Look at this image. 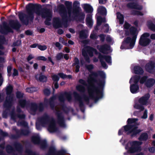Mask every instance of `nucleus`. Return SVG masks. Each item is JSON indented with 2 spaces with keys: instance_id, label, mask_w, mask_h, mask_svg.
I'll return each instance as SVG.
<instances>
[{
  "instance_id": "1",
  "label": "nucleus",
  "mask_w": 155,
  "mask_h": 155,
  "mask_svg": "<svg viewBox=\"0 0 155 155\" xmlns=\"http://www.w3.org/2000/svg\"><path fill=\"white\" fill-rule=\"evenodd\" d=\"M86 68L91 73L88 79L87 82L89 84L87 87V90L90 97L93 98L94 91L97 94H100L101 97H102L103 91L104 90L105 83L106 74L103 71H98L97 72L93 71L92 70L94 68L92 64L87 65Z\"/></svg>"
},
{
  "instance_id": "2",
  "label": "nucleus",
  "mask_w": 155,
  "mask_h": 155,
  "mask_svg": "<svg viewBox=\"0 0 155 155\" xmlns=\"http://www.w3.org/2000/svg\"><path fill=\"white\" fill-rule=\"evenodd\" d=\"M41 5L29 3L25 7L28 15L21 12H19L18 16L21 22L26 25L28 24L29 21L32 22L34 18V13L38 15H41L43 18H52V10L47 8H41Z\"/></svg>"
},
{
  "instance_id": "3",
  "label": "nucleus",
  "mask_w": 155,
  "mask_h": 155,
  "mask_svg": "<svg viewBox=\"0 0 155 155\" xmlns=\"http://www.w3.org/2000/svg\"><path fill=\"white\" fill-rule=\"evenodd\" d=\"M64 5L62 4L58 5L57 10L61 17L62 20L66 23L68 21V18H71L72 13H74L82 10L80 7V3L78 1H75L73 2V7L72 2L70 1H65Z\"/></svg>"
},
{
  "instance_id": "4",
  "label": "nucleus",
  "mask_w": 155,
  "mask_h": 155,
  "mask_svg": "<svg viewBox=\"0 0 155 155\" xmlns=\"http://www.w3.org/2000/svg\"><path fill=\"white\" fill-rule=\"evenodd\" d=\"M76 89L79 92L83 93L82 97L79 94L76 92H74L73 93L75 99L79 102V106L80 110L83 113L85 111V108L82 98L85 102H87V104H88L89 103L90 99L94 100L95 102H96L99 99L102 98L104 96V90L103 91L102 96L101 97V95L100 94H97V92L94 91V97L93 98H91L90 97L89 94V96L85 94L86 91L85 88L84 86L81 84L77 85L76 86ZM88 93L89 94L88 92Z\"/></svg>"
},
{
  "instance_id": "5",
  "label": "nucleus",
  "mask_w": 155,
  "mask_h": 155,
  "mask_svg": "<svg viewBox=\"0 0 155 155\" xmlns=\"http://www.w3.org/2000/svg\"><path fill=\"white\" fill-rule=\"evenodd\" d=\"M127 125L119 130L118 135L123 134L124 132L127 135H130L131 138L136 137V118H129L127 121Z\"/></svg>"
},
{
  "instance_id": "6",
  "label": "nucleus",
  "mask_w": 155,
  "mask_h": 155,
  "mask_svg": "<svg viewBox=\"0 0 155 155\" xmlns=\"http://www.w3.org/2000/svg\"><path fill=\"white\" fill-rule=\"evenodd\" d=\"M13 86L10 84L7 86L6 89L7 96L3 103V107L6 110L9 111L11 109L14 101V94H12L13 91Z\"/></svg>"
},
{
  "instance_id": "7",
  "label": "nucleus",
  "mask_w": 155,
  "mask_h": 155,
  "mask_svg": "<svg viewBox=\"0 0 155 155\" xmlns=\"http://www.w3.org/2000/svg\"><path fill=\"white\" fill-rule=\"evenodd\" d=\"M125 35L126 36L130 35L133 36L132 38L130 37L125 38L123 41L124 45H129L127 48L132 49L134 46L136 42L135 28L133 27L131 28L130 32L127 30L126 31Z\"/></svg>"
},
{
  "instance_id": "8",
  "label": "nucleus",
  "mask_w": 155,
  "mask_h": 155,
  "mask_svg": "<svg viewBox=\"0 0 155 155\" xmlns=\"http://www.w3.org/2000/svg\"><path fill=\"white\" fill-rule=\"evenodd\" d=\"M143 73V71L141 68L139 67H136V82L139 81L141 84L145 83L146 86L148 87L152 86L155 82V80L153 79L147 80V77H146L140 78L139 75Z\"/></svg>"
},
{
  "instance_id": "9",
  "label": "nucleus",
  "mask_w": 155,
  "mask_h": 155,
  "mask_svg": "<svg viewBox=\"0 0 155 155\" xmlns=\"http://www.w3.org/2000/svg\"><path fill=\"white\" fill-rule=\"evenodd\" d=\"M64 97H66L68 101L71 100L72 97L71 94L67 92H65L63 94H61L58 97V100L61 103V106L62 110L65 113L68 114L69 112L70 109L64 104V101L65 100Z\"/></svg>"
},
{
  "instance_id": "10",
  "label": "nucleus",
  "mask_w": 155,
  "mask_h": 155,
  "mask_svg": "<svg viewBox=\"0 0 155 155\" xmlns=\"http://www.w3.org/2000/svg\"><path fill=\"white\" fill-rule=\"evenodd\" d=\"M93 52H94L96 54H98V53L97 50L95 48L89 46H87L85 49H83L82 50V54L83 56L87 62L90 63V60L87 54L91 57H92L93 56Z\"/></svg>"
},
{
  "instance_id": "11",
  "label": "nucleus",
  "mask_w": 155,
  "mask_h": 155,
  "mask_svg": "<svg viewBox=\"0 0 155 155\" xmlns=\"http://www.w3.org/2000/svg\"><path fill=\"white\" fill-rule=\"evenodd\" d=\"M31 141L34 144H38L40 145V148L43 150H45L47 147V144L46 140H41L38 136H33L31 137Z\"/></svg>"
},
{
  "instance_id": "12",
  "label": "nucleus",
  "mask_w": 155,
  "mask_h": 155,
  "mask_svg": "<svg viewBox=\"0 0 155 155\" xmlns=\"http://www.w3.org/2000/svg\"><path fill=\"white\" fill-rule=\"evenodd\" d=\"M29 131L28 129H21L20 130H16V134H12L10 138L12 139H15L20 138L22 136H27L29 135Z\"/></svg>"
},
{
  "instance_id": "13",
  "label": "nucleus",
  "mask_w": 155,
  "mask_h": 155,
  "mask_svg": "<svg viewBox=\"0 0 155 155\" xmlns=\"http://www.w3.org/2000/svg\"><path fill=\"white\" fill-rule=\"evenodd\" d=\"M73 15H71V18H69V19L72 18L73 20H75L79 22L82 23H84V20L85 17V14L84 12L81 11H78L72 14Z\"/></svg>"
},
{
  "instance_id": "14",
  "label": "nucleus",
  "mask_w": 155,
  "mask_h": 155,
  "mask_svg": "<svg viewBox=\"0 0 155 155\" xmlns=\"http://www.w3.org/2000/svg\"><path fill=\"white\" fill-rule=\"evenodd\" d=\"M125 150H128V152L134 154L136 153V140H129L125 145Z\"/></svg>"
},
{
  "instance_id": "15",
  "label": "nucleus",
  "mask_w": 155,
  "mask_h": 155,
  "mask_svg": "<svg viewBox=\"0 0 155 155\" xmlns=\"http://www.w3.org/2000/svg\"><path fill=\"white\" fill-rule=\"evenodd\" d=\"M55 115L57 117V123L60 127H65L64 118L62 113L60 110H57L55 113Z\"/></svg>"
},
{
  "instance_id": "16",
  "label": "nucleus",
  "mask_w": 155,
  "mask_h": 155,
  "mask_svg": "<svg viewBox=\"0 0 155 155\" xmlns=\"http://www.w3.org/2000/svg\"><path fill=\"white\" fill-rule=\"evenodd\" d=\"M150 35L148 33H145L141 36L139 41V44L141 45L146 46L150 42V40L148 38Z\"/></svg>"
},
{
  "instance_id": "17",
  "label": "nucleus",
  "mask_w": 155,
  "mask_h": 155,
  "mask_svg": "<svg viewBox=\"0 0 155 155\" xmlns=\"http://www.w3.org/2000/svg\"><path fill=\"white\" fill-rule=\"evenodd\" d=\"M129 83L130 84V90L132 94L136 93V74L132 76L130 78Z\"/></svg>"
},
{
  "instance_id": "18",
  "label": "nucleus",
  "mask_w": 155,
  "mask_h": 155,
  "mask_svg": "<svg viewBox=\"0 0 155 155\" xmlns=\"http://www.w3.org/2000/svg\"><path fill=\"white\" fill-rule=\"evenodd\" d=\"M3 26L1 27V32L3 34H6L8 32H13L12 29L9 27L7 23L4 21L2 23Z\"/></svg>"
},
{
  "instance_id": "19",
  "label": "nucleus",
  "mask_w": 155,
  "mask_h": 155,
  "mask_svg": "<svg viewBox=\"0 0 155 155\" xmlns=\"http://www.w3.org/2000/svg\"><path fill=\"white\" fill-rule=\"evenodd\" d=\"M9 25L12 28L16 30L19 29L21 27V25L17 20H10Z\"/></svg>"
},
{
  "instance_id": "20",
  "label": "nucleus",
  "mask_w": 155,
  "mask_h": 155,
  "mask_svg": "<svg viewBox=\"0 0 155 155\" xmlns=\"http://www.w3.org/2000/svg\"><path fill=\"white\" fill-rule=\"evenodd\" d=\"M48 130L50 133H51L56 132L58 130V129L56 126L55 122L53 119H52L49 124Z\"/></svg>"
},
{
  "instance_id": "21",
  "label": "nucleus",
  "mask_w": 155,
  "mask_h": 155,
  "mask_svg": "<svg viewBox=\"0 0 155 155\" xmlns=\"http://www.w3.org/2000/svg\"><path fill=\"white\" fill-rule=\"evenodd\" d=\"M50 117L47 114H44L39 119V121L42 126H44L47 124L50 121Z\"/></svg>"
},
{
  "instance_id": "22",
  "label": "nucleus",
  "mask_w": 155,
  "mask_h": 155,
  "mask_svg": "<svg viewBox=\"0 0 155 155\" xmlns=\"http://www.w3.org/2000/svg\"><path fill=\"white\" fill-rule=\"evenodd\" d=\"M13 146L17 151L19 153H22L23 147L21 143L18 141H15L14 142Z\"/></svg>"
},
{
  "instance_id": "23",
  "label": "nucleus",
  "mask_w": 155,
  "mask_h": 155,
  "mask_svg": "<svg viewBox=\"0 0 155 155\" xmlns=\"http://www.w3.org/2000/svg\"><path fill=\"white\" fill-rule=\"evenodd\" d=\"M126 6L129 9H134V10L131 11L130 14L136 15V2H129L127 4Z\"/></svg>"
},
{
  "instance_id": "24",
  "label": "nucleus",
  "mask_w": 155,
  "mask_h": 155,
  "mask_svg": "<svg viewBox=\"0 0 155 155\" xmlns=\"http://www.w3.org/2000/svg\"><path fill=\"white\" fill-rule=\"evenodd\" d=\"M53 26L55 29H57L62 27V23L58 18H54Z\"/></svg>"
},
{
  "instance_id": "25",
  "label": "nucleus",
  "mask_w": 155,
  "mask_h": 155,
  "mask_svg": "<svg viewBox=\"0 0 155 155\" xmlns=\"http://www.w3.org/2000/svg\"><path fill=\"white\" fill-rule=\"evenodd\" d=\"M150 95L147 94L141 97L139 100V103L143 105H147L148 103V100L149 98Z\"/></svg>"
},
{
  "instance_id": "26",
  "label": "nucleus",
  "mask_w": 155,
  "mask_h": 155,
  "mask_svg": "<svg viewBox=\"0 0 155 155\" xmlns=\"http://www.w3.org/2000/svg\"><path fill=\"white\" fill-rule=\"evenodd\" d=\"M84 11L87 13H92L93 11L92 7L88 4H84L82 5Z\"/></svg>"
},
{
  "instance_id": "27",
  "label": "nucleus",
  "mask_w": 155,
  "mask_h": 155,
  "mask_svg": "<svg viewBox=\"0 0 155 155\" xmlns=\"http://www.w3.org/2000/svg\"><path fill=\"white\" fill-rule=\"evenodd\" d=\"M5 38L4 36L0 35V55H3L4 53L1 50H3L5 48L3 46L5 42Z\"/></svg>"
},
{
  "instance_id": "28",
  "label": "nucleus",
  "mask_w": 155,
  "mask_h": 155,
  "mask_svg": "<svg viewBox=\"0 0 155 155\" xmlns=\"http://www.w3.org/2000/svg\"><path fill=\"white\" fill-rule=\"evenodd\" d=\"M74 63L72 64V66H75L76 69L75 72L76 73L78 72L79 71L80 66L79 65V61L78 58L77 57H75L74 60Z\"/></svg>"
},
{
  "instance_id": "29",
  "label": "nucleus",
  "mask_w": 155,
  "mask_h": 155,
  "mask_svg": "<svg viewBox=\"0 0 155 155\" xmlns=\"http://www.w3.org/2000/svg\"><path fill=\"white\" fill-rule=\"evenodd\" d=\"M30 109L31 114L35 115L38 110V105L35 103H31L30 105Z\"/></svg>"
},
{
  "instance_id": "30",
  "label": "nucleus",
  "mask_w": 155,
  "mask_h": 155,
  "mask_svg": "<svg viewBox=\"0 0 155 155\" xmlns=\"http://www.w3.org/2000/svg\"><path fill=\"white\" fill-rule=\"evenodd\" d=\"M155 63L154 62L151 61L147 64L146 69L147 71L150 72H152L154 70Z\"/></svg>"
},
{
  "instance_id": "31",
  "label": "nucleus",
  "mask_w": 155,
  "mask_h": 155,
  "mask_svg": "<svg viewBox=\"0 0 155 155\" xmlns=\"http://www.w3.org/2000/svg\"><path fill=\"white\" fill-rule=\"evenodd\" d=\"M110 47V46L108 45L105 44L101 46L99 48L97 47V48L100 52L105 54L106 51L109 50Z\"/></svg>"
},
{
  "instance_id": "32",
  "label": "nucleus",
  "mask_w": 155,
  "mask_h": 155,
  "mask_svg": "<svg viewBox=\"0 0 155 155\" xmlns=\"http://www.w3.org/2000/svg\"><path fill=\"white\" fill-rule=\"evenodd\" d=\"M98 58H100L103 60L105 59L106 62L109 64L111 63V57L110 56L103 55L99 53Z\"/></svg>"
},
{
  "instance_id": "33",
  "label": "nucleus",
  "mask_w": 155,
  "mask_h": 155,
  "mask_svg": "<svg viewBox=\"0 0 155 155\" xmlns=\"http://www.w3.org/2000/svg\"><path fill=\"white\" fill-rule=\"evenodd\" d=\"M97 13L102 16H106L107 12L106 8L103 6L99 7L97 9Z\"/></svg>"
},
{
  "instance_id": "34",
  "label": "nucleus",
  "mask_w": 155,
  "mask_h": 155,
  "mask_svg": "<svg viewBox=\"0 0 155 155\" xmlns=\"http://www.w3.org/2000/svg\"><path fill=\"white\" fill-rule=\"evenodd\" d=\"M18 104L21 108H24L27 106L29 104V102L25 99H21L18 101Z\"/></svg>"
},
{
  "instance_id": "35",
  "label": "nucleus",
  "mask_w": 155,
  "mask_h": 155,
  "mask_svg": "<svg viewBox=\"0 0 155 155\" xmlns=\"http://www.w3.org/2000/svg\"><path fill=\"white\" fill-rule=\"evenodd\" d=\"M56 99V97L55 96H53L49 99V104L50 107L52 109H54L55 107L54 101Z\"/></svg>"
},
{
  "instance_id": "36",
  "label": "nucleus",
  "mask_w": 155,
  "mask_h": 155,
  "mask_svg": "<svg viewBox=\"0 0 155 155\" xmlns=\"http://www.w3.org/2000/svg\"><path fill=\"white\" fill-rule=\"evenodd\" d=\"M117 17L119 20V23L120 24H123L124 22V17L123 15L120 12H117Z\"/></svg>"
},
{
  "instance_id": "37",
  "label": "nucleus",
  "mask_w": 155,
  "mask_h": 155,
  "mask_svg": "<svg viewBox=\"0 0 155 155\" xmlns=\"http://www.w3.org/2000/svg\"><path fill=\"white\" fill-rule=\"evenodd\" d=\"M39 81L41 82H46L47 80V77L45 75H42V73H40L39 74Z\"/></svg>"
},
{
  "instance_id": "38",
  "label": "nucleus",
  "mask_w": 155,
  "mask_h": 155,
  "mask_svg": "<svg viewBox=\"0 0 155 155\" xmlns=\"http://www.w3.org/2000/svg\"><path fill=\"white\" fill-rule=\"evenodd\" d=\"M142 8V7L141 5L136 4V15H143V14L140 11Z\"/></svg>"
},
{
  "instance_id": "39",
  "label": "nucleus",
  "mask_w": 155,
  "mask_h": 155,
  "mask_svg": "<svg viewBox=\"0 0 155 155\" xmlns=\"http://www.w3.org/2000/svg\"><path fill=\"white\" fill-rule=\"evenodd\" d=\"M88 35L84 30L81 31L79 33V37L81 39H86L87 38Z\"/></svg>"
},
{
  "instance_id": "40",
  "label": "nucleus",
  "mask_w": 155,
  "mask_h": 155,
  "mask_svg": "<svg viewBox=\"0 0 155 155\" xmlns=\"http://www.w3.org/2000/svg\"><path fill=\"white\" fill-rule=\"evenodd\" d=\"M0 142L4 140V137H7L8 136V134L5 132L3 131L2 130L0 129Z\"/></svg>"
},
{
  "instance_id": "41",
  "label": "nucleus",
  "mask_w": 155,
  "mask_h": 155,
  "mask_svg": "<svg viewBox=\"0 0 155 155\" xmlns=\"http://www.w3.org/2000/svg\"><path fill=\"white\" fill-rule=\"evenodd\" d=\"M6 152L9 154H11L15 151L13 147L10 145H7L6 147Z\"/></svg>"
},
{
  "instance_id": "42",
  "label": "nucleus",
  "mask_w": 155,
  "mask_h": 155,
  "mask_svg": "<svg viewBox=\"0 0 155 155\" xmlns=\"http://www.w3.org/2000/svg\"><path fill=\"white\" fill-rule=\"evenodd\" d=\"M134 27L136 28V27L134 26H131V25L128 22H125V23L124 25V28L126 30H125V32L126 30L128 31H130V29L132 27Z\"/></svg>"
},
{
  "instance_id": "43",
  "label": "nucleus",
  "mask_w": 155,
  "mask_h": 155,
  "mask_svg": "<svg viewBox=\"0 0 155 155\" xmlns=\"http://www.w3.org/2000/svg\"><path fill=\"white\" fill-rule=\"evenodd\" d=\"M56 150L55 148L53 147H50L49 149L48 153L47 155H55Z\"/></svg>"
},
{
  "instance_id": "44",
  "label": "nucleus",
  "mask_w": 155,
  "mask_h": 155,
  "mask_svg": "<svg viewBox=\"0 0 155 155\" xmlns=\"http://www.w3.org/2000/svg\"><path fill=\"white\" fill-rule=\"evenodd\" d=\"M86 23L89 25H92V19L91 18V16L90 15H87V17L86 19Z\"/></svg>"
},
{
  "instance_id": "45",
  "label": "nucleus",
  "mask_w": 155,
  "mask_h": 155,
  "mask_svg": "<svg viewBox=\"0 0 155 155\" xmlns=\"http://www.w3.org/2000/svg\"><path fill=\"white\" fill-rule=\"evenodd\" d=\"M53 82H58L59 80V77L58 75L54 74L51 76Z\"/></svg>"
},
{
  "instance_id": "46",
  "label": "nucleus",
  "mask_w": 155,
  "mask_h": 155,
  "mask_svg": "<svg viewBox=\"0 0 155 155\" xmlns=\"http://www.w3.org/2000/svg\"><path fill=\"white\" fill-rule=\"evenodd\" d=\"M147 25L149 28L152 31H155V25L151 21H149Z\"/></svg>"
},
{
  "instance_id": "47",
  "label": "nucleus",
  "mask_w": 155,
  "mask_h": 155,
  "mask_svg": "<svg viewBox=\"0 0 155 155\" xmlns=\"http://www.w3.org/2000/svg\"><path fill=\"white\" fill-rule=\"evenodd\" d=\"M12 65L8 66L7 67V75L8 77L11 76L12 74Z\"/></svg>"
},
{
  "instance_id": "48",
  "label": "nucleus",
  "mask_w": 155,
  "mask_h": 155,
  "mask_svg": "<svg viewBox=\"0 0 155 155\" xmlns=\"http://www.w3.org/2000/svg\"><path fill=\"white\" fill-rule=\"evenodd\" d=\"M64 54L62 52H60L57 54L56 56L57 61H59L63 58Z\"/></svg>"
},
{
  "instance_id": "49",
  "label": "nucleus",
  "mask_w": 155,
  "mask_h": 155,
  "mask_svg": "<svg viewBox=\"0 0 155 155\" xmlns=\"http://www.w3.org/2000/svg\"><path fill=\"white\" fill-rule=\"evenodd\" d=\"M103 18L101 16H99L97 17V25L99 26L101 25L102 23V20Z\"/></svg>"
},
{
  "instance_id": "50",
  "label": "nucleus",
  "mask_w": 155,
  "mask_h": 155,
  "mask_svg": "<svg viewBox=\"0 0 155 155\" xmlns=\"http://www.w3.org/2000/svg\"><path fill=\"white\" fill-rule=\"evenodd\" d=\"M16 97L18 99H20L23 97L24 94L18 91L16 92Z\"/></svg>"
},
{
  "instance_id": "51",
  "label": "nucleus",
  "mask_w": 155,
  "mask_h": 155,
  "mask_svg": "<svg viewBox=\"0 0 155 155\" xmlns=\"http://www.w3.org/2000/svg\"><path fill=\"white\" fill-rule=\"evenodd\" d=\"M148 135L146 133H143L142 134L140 137H139V140H145L147 139Z\"/></svg>"
},
{
  "instance_id": "52",
  "label": "nucleus",
  "mask_w": 155,
  "mask_h": 155,
  "mask_svg": "<svg viewBox=\"0 0 155 155\" xmlns=\"http://www.w3.org/2000/svg\"><path fill=\"white\" fill-rule=\"evenodd\" d=\"M44 94L46 96H48L51 94V91L48 88H45L43 91Z\"/></svg>"
},
{
  "instance_id": "53",
  "label": "nucleus",
  "mask_w": 155,
  "mask_h": 155,
  "mask_svg": "<svg viewBox=\"0 0 155 155\" xmlns=\"http://www.w3.org/2000/svg\"><path fill=\"white\" fill-rule=\"evenodd\" d=\"M44 109V105L42 103H40L38 106V110L40 112L42 111Z\"/></svg>"
},
{
  "instance_id": "54",
  "label": "nucleus",
  "mask_w": 155,
  "mask_h": 155,
  "mask_svg": "<svg viewBox=\"0 0 155 155\" xmlns=\"http://www.w3.org/2000/svg\"><path fill=\"white\" fill-rule=\"evenodd\" d=\"M18 125L22 126L24 127H27L28 126V124L25 121L22 120L18 122Z\"/></svg>"
},
{
  "instance_id": "55",
  "label": "nucleus",
  "mask_w": 155,
  "mask_h": 155,
  "mask_svg": "<svg viewBox=\"0 0 155 155\" xmlns=\"http://www.w3.org/2000/svg\"><path fill=\"white\" fill-rule=\"evenodd\" d=\"M26 115L25 114H20V113L17 114V117L19 119H25Z\"/></svg>"
},
{
  "instance_id": "56",
  "label": "nucleus",
  "mask_w": 155,
  "mask_h": 155,
  "mask_svg": "<svg viewBox=\"0 0 155 155\" xmlns=\"http://www.w3.org/2000/svg\"><path fill=\"white\" fill-rule=\"evenodd\" d=\"M98 58L100 59V61L101 62L102 66L105 69H107V66L105 62L103 61L102 59H101L100 58Z\"/></svg>"
},
{
  "instance_id": "57",
  "label": "nucleus",
  "mask_w": 155,
  "mask_h": 155,
  "mask_svg": "<svg viewBox=\"0 0 155 155\" xmlns=\"http://www.w3.org/2000/svg\"><path fill=\"white\" fill-rule=\"evenodd\" d=\"M46 18V19L45 21V24L47 25H51V23L50 21L51 20L52 18L47 17Z\"/></svg>"
},
{
  "instance_id": "58",
  "label": "nucleus",
  "mask_w": 155,
  "mask_h": 155,
  "mask_svg": "<svg viewBox=\"0 0 155 155\" xmlns=\"http://www.w3.org/2000/svg\"><path fill=\"white\" fill-rule=\"evenodd\" d=\"M21 43V40H18L13 43L12 46L13 47L18 46H20Z\"/></svg>"
},
{
  "instance_id": "59",
  "label": "nucleus",
  "mask_w": 155,
  "mask_h": 155,
  "mask_svg": "<svg viewBox=\"0 0 155 155\" xmlns=\"http://www.w3.org/2000/svg\"><path fill=\"white\" fill-rule=\"evenodd\" d=\"M38 48L41 51H44L47 48L46 46L45 45H38Z\"/></svg>"
},
{
  "instance_id": "60",
  "label": "nucleus",
  "mask_w": 155,
  "mask_h": 155,
  "mask_svg": "<svg viewBox=\"0 0 155 155\" xmlns=\"http://www.w3.org/2000/svg\"><path fill=\"white\" fill-rule=\"evenodd\" d=\"M13 72L12 74V76L13 77H14L15 76H18V72L17 70L15 68H14L13 69Z\"/></svg>"
},
{
  "instance_id": "61",
  "label": "nucleus",
  "mask_w": 155,
  "mask_h": 155,
  "mask_svg": "<svg viewBox=\"0 0 155 155\" xmlns=\"http://www.w3.org/2000/svg\"><path fill=\"white\" fill-rule=\"evenodd\" d=\"M131 69L132 72L136 74V64H133L131 65Z\"/></svg>"
},
{
  "instance_id": "62",
  "label": "nucleus",
  "mask_w": 155,
  "mask_h": 155,
  "mask_svg": "<svg viewBox=\"0 0 155 155\" xmlns=\"http://www.w3.org/2000/svg\"><path fill=\"white\" fill-rule=\"evenodd\" d=\"M26 152L31 155H38L35 152L33 151L30 149H26Z\"/></svg>"
},
{
  "instance_id": "63",
  "label": "nucleus",
  "mask_w": 155,
  "mask_h": 155,
  "mask_svg": "<svg viewBox=\"0 0 155 155\" xmlns=\"http://www.w3.org/2000/svg\"><path fill=\"white\" fill-rule=\"evenodd\" d=\"M66 151L64 150H62L57 152L55 155H64Z\"/></svg>"
},
{
  "instance_id": "64",
  "label": "nucleus",
  "mask_w": 155,
  "mask_h": 155,
  "mask_svg": "<svg viewBox=\"0 0 155 155\" xmlns=\"http://www.w3.org/2000/svg\"><path fill=\"white\" fill-rule=\"evenodd\" d=\"M11 117L13 120H15L17 117V114H15L14 110L11 113Z\"/></svg>"
}]
</instances>
